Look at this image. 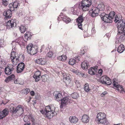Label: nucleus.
<instances>
[{
    "label": "nucleus",
    "instance_id": "17",
    "mask_svg": "<svg viewBox=\"0 0 125 125\" xmlns=\"http://www.w3.org/2000/svg\"><path fill=\"white\" fill-rule=\"evenodd\" d=\"M9 111L7 108L4 109L0 113V119H2L3 118L5 117L9 114Z\"/></svg>",
    "mask_w": 125,
    "mask_h": 125
},
{
    "label": "nucleus",
    "instance_id": "25",
    "mask_svg": "<svg viewBox=\"0 0 125 125\" xmlns=\"http://www.w3.org/2000/svg\"><path fill=\"white\" fill-rule=\"evenodd\" d=\"M69 120L72 123H76L78 121V119L74 116H70Z\"/></svg>",
    "mask_w": 125,
    "mask_h": 125
},
{
    "label": "nucleus",
    "instance_id": "58",
    "mask_svg": "<svg viewBox=\"0 0 125 125\" xmlns=\"http://www.w3.org/2000/svg\"><path fill=\"white\" fill-rule=\"evenodd\" d=\"M24 125H31V123H28Z\"/></svg>",
    "mask_w": 125,
    "mask_h": 125
},
{
    "label": "nucleus",
    "instance_id": "10",
    "mask_svg": "<svg viewBox=\"0 0 125 125\" xmlns=\"http://www.w3.org/2000/svg\"><path fill=\"white\" fill-rule=\"evenodd\" d=\"M17 24L15 21L9 20L6 23V25L7 28L10 29L11 28L16 27Z\"/></svg>",
    "mask_w": 125,
    "mask_h": 125
},
{
    "label": "nucleus",
    "instance_id": "14",
    "mask_svg": "<svg viewBox=\"0 0 125 125\" xmlns=\"http://www.w3.org/2000/svg\"><path fill=\"white\" fill-rule=\"evenodd\" d=\"M116 78L114 79L113 80V85L114 88L117 89L118 91H119L120 89L121 90H124V89L123 88V87L122 85H119L118 83L116 81Z\"/></svg>",
    "mask_w": 125,
    "mask_h": 125
},
{
    "label": "nucleus",
    "instance_id": "33",
    "mask_svg": "<svg viewBox=\"0 0 125 125\" xmlns=\"http://www.w3.org/2000/svg\"><path fill=\"white\" fill-rule=\"evenodd\" d=\"M63 20L66 23H68L71 20L68 17L65 16L63 18Z\"/></svg>",
    "mask_w": 125,
    "mask_h": 125
},
{
    "label": "nucleus",
    "instance_id": "2",
    "mask_svg": "<svg viewBox=\"0 0 125 125\" xmlns=\"http://www.w3.org/2000/svg\"><path fill=\"white\" fill-rule=\"evenodd\" d=\"M53 95L55 97L56 100L58 101H61V105L60 106L61 108H62L65 106L70 101L71 98L68 96H66L62 99V94L57 91L54 92Z\"/></svg>",
    "mask_w": 125,
    "mask_h": 125
},
{
    "label": "nucleus",
    "instance_id": "28",
    "mask_svg": "<svg viewBox=\"0 0 125 125\" xmlns=\"http://www.w3.org/2000/svg\"><path fill=\"white\" fill-rule=\"evenodd\" d=\"M63 82L66 83V85L68 84L71 82L70 77L69 76H67V78H63Z\"/></svg>",
    "mask_w": 125,
    "mask_h": 125
},
{
    "label": "nucleus",
    "instance_id": "18",
    "mask_svg": "<svg viewBox=\"0 0 125 125\" xmlns=\"http://www.w3.org/2000/svg\"><path fill=\"white\" fill-rule=\"evenodd\" d=\"M33 78L35 79V81H38L41 78V73L39 71L36 72L33 76Z\"/></svg>",
    "mask_w": 125,
    "mask_h": 125
},
{
    "label": "nucleus",
    "instance_id": "23",
    "mask_svg": "<svg viewBox=\"0 0 125 125\" xmlns=\"http://www.w3.org/2000/svg\"><path fill=\"white\" fill-rule=\"evenodd\" d=\"M81 3L84 4V5H86L90 7L92 4L91 0H83Z\"/></svg>",
    "mask_w": 125,
    "mask_h": 125
},
{
    "label": "nucleus",
    "instance_id": "21",
    "mask_svg": "<svg viewBox=\"0 0 125 125\" xmlns=\"http://www.w3.org/2000/svg\"><path fill=\"white\" fill-rule=\"evenodd\" d=\"M97 70V68L96 67H91L88 70L89 73L91 75H94Z\"/></svg>",
    "mask_w": 125,
    "mask_h": 125
},
{
    "label": "nucleus",
    "instance_id": "3",
    "mask_svg": "<svg viewBox=\"0 0 125 125\" xmlns=\"http://www.w3.org/2000/svg\"><path fill=\"white\" fill-rule=\"evenodd\" d=\"M104 5V4H99L97 8L93 7L90 11V15L92 17H94L98 15L100 10H104L105 9Z\"/></svg>",
    "mask_w": 125,
    "mask_h": 125
},
{
    "label": "nucleus",
    "instance_id": "15",
    "mask_svg": "<svg viewBox=\"0 0 125 125\" xmlns=\"http://www.w3.org/2000/svg\"><path fill=\"white\" fill-rule=\"evenodd\" d=\"M25 65L24 64L23 62L19 63L17 67V72L18 73H21L24 68Z\"/></svg>",
    "mask_w": 125,
    "mask_h": 125
},
{
    "label": "nucleus",
    "instance_id": "1",
    "mask_svg": "<svg viewBox=\"0 0 125 125\" xmlns=\"http://www.w3.org/2000/svg\"><path fill=\"white\" fill-rule=\"evenodd\" d=\"M57 108L53 105H51L46 106L44 109L41 110L40 112L48 118H51L56 115L58 113Z\"/></svg>",
    "mask_w": 125,
    "mask_h": 125
},
{
    "label": "nucleus",
    "instance_id": "9",
    "mask_svg": "<svg viewBox=\"0 0 125 125\" xmlns=\"http://www.w3.org/2000/svg\"><path fill=\"white\" fill-rule=\"evenodd\" d=\"M15 67L12 65L9 64L7 65L5 67L4 72L5 74L9 75L11 73V72L15 69Z\"/></svg>",
    "mask_w": 125,
    "mask_h": 125
},
{
    "label": "nucleus",
    "instance_id": "52",
    "mask_svg": "<svg viewBox=\"0 0 125 125\" xmlns=\"http://www.w3.org/2000/svg\"><path fill=\"white\" fill-rule=\"evenodd\" d=\"M25 91H26L25 93L27 94L30 92V90L29 89L26 88L25 89Z\"/></svg>",
    "mask_w": 125,
    "mask_h": 125
},
{
    "label": "nucleus",
    "instance_id": "45",
    "mask_svg": "<svg viewBox=\"0 0 125 125\" xmlns=\"http://www.w3.org/2000/svg\"><path fill=\"white\" fill-rule=\"evenodd\" d=\"M10 78V80L11 81L12 80H14V79L15 76L14 74H12L11 75L9 76Z\"/></svg>",
    "mask_w": 125,
    "mask_h": 125
},
{
    "label": "nucleus",
    "instance_id": "57",
    "mask_svg": "<svg viewBox=\"0 0 125 125\" xmlns=\"http://www.w3.org/2000/svg\"><path fill=\"white\" fill-rule=\"evenodd\" d=\"M114 125H122V124L121 123H119L117 124H114Z\"/></svg>",
    "mask_w": 125,
    "mask_h": 125
},
{
    "label": "nucleus",
    "instance_id": "34",
    "mask_svg": "<svg viewBox=\"0 0 125 125\" xmlns=\"http://www.w3.org/2000/svg\"><path fill=\"white\" fill-rule=\"evenodd\" d=\"M78 95L76 93H72L71 95V97L74 99H76L78 97Z\"/></svg>",
    "mask_w": 125,
    "mask_h": 125
},
{
    "label": "nucleus",
    "instance_id": "61",
    "mask_svg": "<svg viewBox=\"0 0 125 125\" xmlns=\"http://www.w3.org/2000/svg\"><path fill=\"white\" fill-rule=\"evenodd\" d=\"M122 91H124L125 93V89L124 90H124H123Z\"/></svg>",
    "mask_w": 125,
    "mask_h": 125
},
{
    "label": "nucleus",
    "instance_id": "46",
    "mask_svg": "<svg viewBox=\"0 0 125 125\" xmlns=\"http://www.w3.org/2000/svg\"><path fill=\"white\" fill-rule=\"evenodd\" d=\"M77 74L80 75L81 76H83L84 74L83 73H82V72H79V71L77 72Z\"/></svg>",
    "mask_w": 125,
    "mask_h": 125
},
{
    "label": "nucleus",
    "instance_id": "29",
    "mask_svg": "<svg viewBox=\"0 0 125 125\" xmlns=\"http://www.w3.org/2000/svg\"><path fill=\"white\" fill-rule=\"evenodd\" d=\"M57 58L59 60L64 61L66 60V57L65 55H62L61 56H59Z\"/></svg>",
    "mask_w": 125,
    "mask_h": 125
},
{
    "label": "nucleus",
    "instance_id": "43",
    "mask_svg": "<svg viewBox=\"0 0 125 125\" xmlns=\"http://www.w3.org/2000/svg\"><path fill=\"white\" fill-rule=\"evenodd\" d=\"M42 81L43 82H45L47 80V78L45 75H42Z\"/></svg>",
    "mask_w": 125,
    "mask_h": 125
},
{
    "label": "nucleus",
    "instance_id": "49",
    "mask_svg": "<svg viewBox=\"0 0 125 125\" xmlns=\"http://www.w3.org/2000/svg\"><path fill=\"white\" fill-rule=\"evenodd\" d=\"M103 70L102 69H99L98 71V73L99 74L100 76H101L102 74Z\"/></svg>",
    "mask_w": 125,
    "mask_h": 125
},
{
    "label": "nucleus",
    "instance_id": "5",
    "mask_svg": "<svg viewBox=\"0 0 125 125\" xmlns=\"http://www.w3.org/2000/svg\"><path fill=\"white\" fill-rule=\"evenodd\" d=\"M97 119L98 123L105 124L106 122L105 114L104 113H99L97 115Z\"/></svg>",
    "mask_w": 125,
    "mask_h": 125
},
{
    "label": "nucleus",
    "instance_id": "36",
    "mask_svg": "<svg viewBox=\"0 0 125 125\" xmlns=\"http://www.w3.org/2000/svg\"><path fill=\"white\" fill-rule=\"evenodd\" d=\"M108 15L109 16V17L111 18V20L112 21L115 15V12L114 11L110 12V13Z\"/></svg>",
    "mask_w": 125,
    "mask_h": 125
},
{
    "label": "nucleus",
    "instance_id": "13",
    "mask_svg": "<svg viewBox=\"0 0 125 125\" xmlns=\"http://www.w3.org/2000/svg\"><path fill=\"white\" fill-rule=\"evenodd\" d=\"M125 20L123 19L120 20L118 23L117 28L118 31H121L123 29V28L125 27Z\"/></svg>",
    "mask_w": 125,
    "mask_h": 125
},
{
    "label": "nucleus",
    "instance_id": "40",
    "mask_svg": "<svg viewBox=\"0 0 125 125\" xmlns=\"http://www.w3.org/2000/svg\"><path fill=\"white\" fill-rule=\"evenodd\" d=\"M5 65L4 62L1 60L0 61V67L3 68V66Z\"/></svg>",
    "mask_w": 125,
    "mask_h": 125
},
{
    "label": "nucleus",
    "instance_id": "7",
    "mask_svg": "<svg viewBox=\"0 0 125 125\" xmlns=\"http://www.w3.org/2000/svg\"><path fill=\"white\" fill-rule=\"evenodd\" d=\"M100 16L102 20L105 22L110 23L112 22L111 18L109 17L108 14L104 12L101 13L100 15Z\"/></svg>",
    "mask_w": 125,
    "mask_h": 125
},
{
    "label": "nucleus",
    "instance_id": "41",
    "mask_svg": "<svg viewBox=\"0 0 125 125\" xmlns=\"http://www.w3.org/2000/svg\"><path fill=\"white\" fill-rule=\"evenodd\" d=\"M53 52L52 51H49L47 54V56L49 57H51L53 55Z\"/></svg>",
    "mask_w": 125,
    "mask_h": 125
},
{
    "label": "nucleus",
    "instance_id": "38",
    "mask_svg": "<svg viewBox=\"0 0 125 125\" xmlns=\"http://www.w3.org/2000/svg\"><path fill=\"white\" fill-rule=\"evenodd\" d=\"M23 119L24 121L26 122H27L30 121L29 115L28 116L27 115L25 116H24Z\"/></svg>",
    "mask_w": 125,
    "mask_h": 125
},
{
    "label": "nucleus",
    "instance_id": "27",
    "mask_svg": "<svg viewBox=\"0 0 125 125\" xmlns=\"http://www.w3.org/2000/svg\"><path fill=\"white\" fill-rule=\"evenodd\" d=\"M27 28L25 26V25H21L19 29L21 33H23L26 31Z\"/></svg>",
    "mask_w": 125,
    "mask_h": 125
},
{
    "label": "nucleus",
    "instance_id": "42",
    "mask_svg": "<svg viewBox=\"0 0 125 125\" xmlns=\"http://www.w3.org/2000/svg\"><path fill=\"white\" fill-rule=\"evenodd\" d=\"M118 33L120 34H122L123 33L124 35H125V28H123V29L122 30H121V31H118Z\"/></svg>",
    "mask_w": 125,
    "mask_h": 125
},
{
    "label": "nucleus",
    "instance_id": "6",
    "mask_svg": "<svg viewBox=\"0 0 125 125\" xmlns=\"http://www.w3.org/2000/svg\"><path fill=\"white\" fill-rule=\"evenodd\" d=\"M100 82L102 84L109 85L112 83L111 79L106 76H103L100 79Z\"/></svg>",
    "mask_w": 125,
    "mask_h": 125
},
{
    "label": "nucleus",
    "instance_id": "32",
    "mask_svg": "<svg viewBox=\"0 0 125 125\" xmlns=\"http://www.w3.org/2000/svg\"><path fill=\"white\" fill-rule=\"evenodd\" d=\"M76 62L75 59H71L69 61V63L72 65H73Z\"/></svg>",
    "mask_w": 125,
    "mask_h": 125
},
{
    "label": "nucleus",
    "instance_id": "20",
    "mask_svg": "<svg viewBox=\"0 0 125 125\" xmlns=\"http://www.w3.org/2000/svg\"><path fill=\"white\" fill-rule=\"evenodd\" d=\"M35 62L37 64L43 65L46 63V60L44 58L38 59L36 60Z\"/></svg>",
    "mask_w": 125,
    "mask_h": 125
},
{
    "label": "nucleus",
    "instance_id": "53",
    "mask_svg": "<svg viewBox=\"0 0 125 125\" xmlns=\"http://www.w3.org/2000/svg\"><path fill=\"white\" fill-rule=\"evenodd\" d=\"M30 94L32 96H33L34 95V92L33 91H31L30 92Z\"/></svg>",
    "mask_w": 125,
    "mask_h": 125
},
{
    "label": "nucleus",
    "instance_id": "54",
    "mask_svg": "<svg viewBox=\"0 0 125 125\" xmlns=\"http://www.w3.org/2000/svg\"><path fill=\"white\" fill-rule=\"evenodd\" d=\"M72 71L73 72L76 74H77V72H78V71L75 70H73Z\"/></svg>",
    "mask_w": 125,
    "mask_h": 125
},
{
    "label": "nucleus",
    "instance_id": "8",
    "mask_svg": "<svg viewBox=\"0 0 125 125\" xmlns=\"http://www.w3.org/2000/svg\"><path fill=\"white\" fill-rule=\"evenodd\" d=\"M27 49L28 53L31 55H34L37 52L36 49L33 46L32 44H28L27 46Z\"/></svg>",
    "mask_w": 125,
    "mask_h": 125
},
{
    "label": "nucleus",
    "instance_id": "51",
    "mask_svg": "<svg viewBox=\"0 0 125 125\" xmlns=\"http://www.w3.org/2000/svg\"><path fill=\"white\" fill-rule=\"evenodd\" d=\"M63 78H67V76H69L68 74L67 75L65 73H63Z\"/></svg>",
    "mask_w": 125,
    "mask_h": 125
},
{
    "label": "nucleus",
    "instance_id": "19",
    "mask_svg": "<svg viewBox=\"0 0 125 125\" xmlns=\"http://www.w3.org/2000/svg\"><path fill=\"white\" fill-rule=\"evenodd\" d=\"M12 11L10 9V10H8L4 12L3 14L6 18H10L11 17Z\"/></svg>",
    "mask_w": 125,
    "mask_h": 125
},
{
    "label": "nucleus",
    "instance_id": "22",
    "mask_svg": "<svg viewBox=\"0 0 125 125\" xmlns=\"http://www.w3.org/2000/svg\"><path fill=\"white\" fill-rule=\"evenodd\" d=\"M89 120V118L88 115H83L82 117V121L84 123H87L88 122Z\"/></svg>",
    "mask_w": 125,
    "mask_h": 125
},
{
    "label": "nucleus",
    "instance_id": "26",
    "mask_svg": "<svg viewBox=\"0 0 125 125\" xmlns=\"http://www.w3.org/2000/svg\"><path fill=\"white\" fill-rule=\"evenodd\" d=\"M125 50V48L124 45L122 44H121L117 48L118 52L120 53H122Z\"/></svg>",
    "mask_w": 125,
    "mask_h": 125
},
{
    "label": "nucleus",
    "instance_id": "50",
    "mask_svg": "<svg viewBox=\"0 0 125 125\" xmlns=\"http://www.w3.org/2000/svg\"><path fill=\"white\" fill-rule=\"evenodd\" d=\"M107 94V92H106L105 91L103 92L101 94V96L102 97H103L106 94Z\"/></svg>",
    "mask_w": 125,
    "mask_h": 125
},
{
    "label": "nucleus",
    "instance_id": "31",
    "mask_svg": "<svg viewBox=\"0 0 125 125\" xmlns=\"http://www.w3.org/2000/svg\"><path fill=\"white\" fill-rule=\"evenodd\" d=\"M84 88L85 91L88 92L90 90V88H89L88 84V83L85 84L84 86Z\"/></svg>",
    "mask_w": 125,
    "mask_h": 125
},
{
    "label": "nucleus",
    "instance_id": "39",
    "mask_svg": "<svg viewBox=\"0 0 125 125\" xmlns=\"http://www.w3.org/2000/svg\"><path fill=\"white\" fill-rule=\"evenodd\" d=\"M2 3L4 6H7L9 3L8 0H2Z\"/></svg>",
    "mask_w": 125,
    "mask_h": 125
},
{
    "label": "nucleus",
    "instance_id": "60",
    "mask_svg": "<svg viewBox=\"0 0 125 125\" xmlns=\"http://www.w3.org/2000/svg\"><path fill=\"white\" fill-rule=\"evenodd\" d=\"M75 58L76 59H77V58H78V56H77V57H75Z\"/></svg>",
    "mask_w": 125,
    "mask_h": 125
},
{
    "label": "nucleus",
    "instance_id": "59",
    "mask_svg": "<svg viewBox=\"0 0 125 125\" xmlns=\"http://www.w3.org/2000/svg\"><path fill=\"white\" fill-rule=\"evenodd\" d=\"M31 97H30V99H29V101H30V100H31Z\"/></svg>",
    "mask_w": 125,
    "mask_h": 125
},
{
    "label": "nucleus",
    "instance_id": "24",
    "mask_svg": "<svg viewBox=\"0 0 125 125\" xmlns=\"http://www.w3.org/2000/svg\"><path fill=\"white\" fill-rule=\"evenodd\" d=\"M90 6H88L86 5H84V4L81 3V6L80 7L82 9V10L83 11H86L88 10L89 9Z\"/></svg>",
    "mask_w": 125,
    "mask_h": 125
},
{
    "label": "nucleus",
    "instance_id": "44",
    "mask_svg": "<svg viewBox=\"0 0 125 125\" xmlns=\"http://www.w3.org/2000/svg\"><path fill=\"white\" fill-rule=\"evenodd\" d=\"M29 117L30 119V120L31 119L32 122L34 123V122L35 120L34 117H33L32 115H29Z\"/></svg>",
    "mask_w": 125,
    "mask_h": 125
},
{
    "label": "nucleus",
    "instance_id": "37",
    "mask_svg": "<svg viewBox=\"0 0 125 125\" xmlns=\"http://www.w3.org/2000/svg\"><path fill=\"white\" fill-rule=\"evenodd\" d=\"M30 36V34L29 32H27L24 35L25 39L26 40H28V39H30L29 36Z\"/></svg>",
    "mask_w": 125,
    "mask_h": 125
},
{
    "label": "nucleus",
    "instance_id": "30",
    "mask_svg": "<svg viewBox=\"0 0 125 125\" xmlns=\"http://www.w3.org/2000/svg\"><path fill=\"white\" fill-rule=\"evenodd\" d=\"M81 66L82 68L83 69H87L88 67V65L86 62H82L81 64Z\"/></svg>",
    "mask_w": 125,
    "mask_h": 125
},
{
    "label": "nucleus",
    "instance_id": "12",
    "mask_svg": "<svg viewBox=\"0 0 125 125\" xmlns=\"http://www.w3.org/2000/svg\"><path fill=\"white\" fill-rule=\"evenodd\" d=\"M19 57L17 52L14 51L11 52L10 58L12 62L14 61V60H15L17 62L18 61Z\"/></svg>",
    "mask_w": 125,
    "mask_h": 125
},
{
    "label": "nucleus",
    "instance_id": "47",
    "mask_svg": "<svg viewBox=\"0 0 125 125\" xmlns=\"http://www.w3.org/2000/svg\"><path fill=\"white\" fill-rule=\"evenodd\" d=\"M115 19L114 20V21L115 23H116L119 20V19L118 18V17L117 16L116 17H115Z\"/></svg>",
    "mask_w": 125,
    "mask_h": 125
},
{
    "label": "nucleus",
    "instance_id": "56",
    "mask_svg": "<svg viewBox=\"0 0 125 125\" xmlns=\"http://www.w3.org/2000/svg\"><path fill=\"white\" fill-rule=\"evenodd\" d=\"M2 92V88L0 87V94H1Z\"/></svg>",
    "mask_w": 125,
    "mask_h": 125
},
{
    "label": "nucleus",
    "instance_id": "35",
    "mask_svg": "<svg viewBox=\"0 0 125 125\" xmlns=\"http://www.w3.org/2000/svg\"><path fill=\"white\" fill-rule=\"evenodd\" d=\"M16 42L15 41L12 42L11 43L12 47V50L14 51L15 50V47L16 46Z\"/></svg>",
    "mask_w": 125,
    "mask_h": 125
},
{
    "label": "nucleus",
    "instance_id": "11",
    "mask_svg": "<svg viewBox=\"0 0 125 125\" xmlns=\"http://www.w3.org/2000/svg\"><path fill=\"white\" fill-rule=\"evenodd\" d=\"M20 5V4L16 1L13 2L12 3L10 4L8 6L10 10L12 11H14L16 10L18 8Z\"/></svg>",
    "mask_w": 125,
    "mask_h": 125
},
{
    "label": "nucleus",
    "instance_id": "16",
    "mask_svg": "<svg viewBox=\"0 0 125 125\" xmlns=\"http://www.w3.org/2000/svg\"><path fill=\"white\" fill-rule=\"evenodd\" d=\"M84 18L82 15H80L77 19V22L78 23V26L79 28L80 29L82 28V23L83 22Z\"/></svg>",
    "mask_w": 125,
    "mask_h": 125
},
{
    "label": "nucleus",
    "instance_id": "48",
    "mask_svg": "<svg viewBox=\"0 0 125 125\" xmlns=\"http://www.w3.org/2000/svg\"><path fill=\"white\" fill-rule=\"evenodd\" d=\"M10 79V78H9V77L8 76V77L6 78L5 80V81L6 83H8L9 81H11Z\"/></svg>",
    "mask_w": 125,
    "mask_h": 125
},
{
    "label": "nucleus",
    "instance_id": "55",
    "mask_svg": "<svg viewBox=\"0 0 125 125\" xmlns=\"http://www.w3.org/2000/svg\"><path fill=\"white\" fill-rule=\"evenodd\" d=\"M14 83L15 84H18L19 83V82L17 81V79H16V80H14Z\"/></svg>",
    "mask_w": 125,
    "mask_h": 125
},
{
    "label": "nucleus",
    "instance_id": "4",
    "mask_svg": "<svg viewBox=\"0 0 125 125\" xmlns=\"http://www.w3.org/2000/svg\"><path fill=\"white\" fill-rule=\"evenodd\" d=\"M23 106L20 105H18L15 108L12 107L10 108L12 115L17 116H20L23 113Z\"/></svg>",
    "mask_w": 125,
    "mask_h": 125
}]
</instances>
